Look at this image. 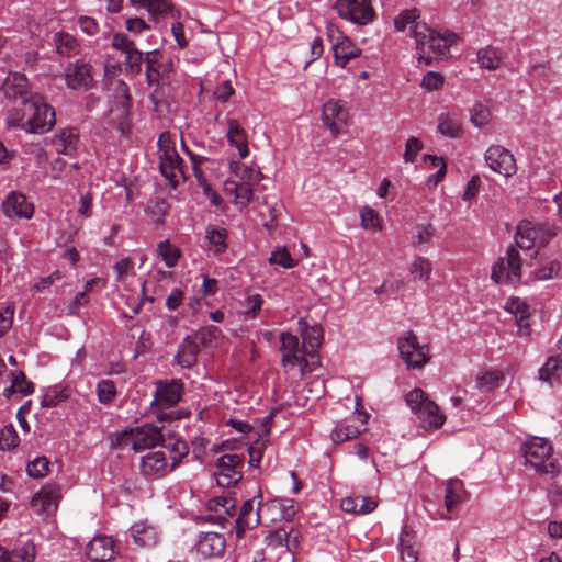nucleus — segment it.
<instances>
[{
    "mask_svg": "<svg viewBox=\"0 0 562 562\" xmlns=\"http://www.w3.org/2000/svg\"><path fill=\"white\" fill-rule=\"evenodd\" d=\"M161 55L157 50L146 53V78L149 85L157 87L151 93L155 111L159 116H165L170 111L171 101L175 97L172 87L173 67L172 63H161ZM144 61L143 53L136 47L125 55L124 64L132 74H139Z\"/></svg>",
    "mask_w": 562,
    "mask_h": 562,
    "instance_id": "f257e3e1",
    "label": "nucleus"
},
{
    "mask_svg": "<svg viewBox=\"0 0 562 562\" xmlns=\"http://www.w3.org/2000/svg\"><path fill=\"white\" fill-rule=\"evenodd\" d=\"M9 123L20 126L29 133L43 134L53 128L56 123L55 110L40 94H31L24 100L22 115L11 114Z\"/></svg>",
    "mask_w": 562,
    "mask_h": 562,
    "instance_id": "f03ea898",
    "label": "nucleus"
},
{
    "mask_svg": "<svg viewBox=\"0 0 562 562\" xmlns=\"http://www.w3.org/2000/svg\"><path fill=\"white\" fill-rule=\"evenodd\" d=\"M416 44V56L419 63L430 65L434 59L446 58L449 48L457 41V35L450 32H436L426 23H417L411 30Z\"/></svg>",
    "mask_w": 562,
    "mask_h": 562,
    "instance_id": "7ed1b4c3",
    "label": "nucleus"
},
{
    "mask_svg": "<svg viewBox=\"0 0 562 562\" xmlns=\"http://www.w3.org/2000/svg\"><path fill=\"white\" fill-rule=\"evenodd\" d=\"M520 451L524 456L525 464L538 473L555 474L558 472L557 462L553 458V448L546 438L532 437L528 439L521 445Z\"/></svg>",
    "mask_w": 562,
    "mask_h": 562,
    "instance_id": "20e7f679",
    "label": "nucleus"
},
{
    "mask_svg": "<svg viewBox=\"0 0 562 562\" xmlns=\"http://www.w3.org/2000/svg\"><path fill=\"white\" fill-rule=\"evenodd\" d=\"M280 342L281 364L284 370L290 372L297 368L300 376H303L307 369L304 344L300 342L297 336L288 331L280 334Z\"/></svg>",
    "mask_w": 562,
    "mask_h": 562,
    "instance_id": "39448f33",
    "label": "nucleus"
},
{
    "mask_svg": "<svg viewBox=\"0 0 562 562\" xmlns=\"http://www.w3.org/2000/svg\"><path fill=\"white\" fill-rule=\"evenodd\" d=\"M176 379L157 381L154 400L150 404L153 414L159 424L176 419Z\"/></svg>",
    "mask_w": 562,
    "mask_h": 562,
    "instance_id": "423d86ee",
    "label": "nucleus"
},
{
    "mask_svg": "<svg viewBox=\"0 0 562 562\" xmlns=\"http://www.w3.org/2000/svg\"><path fill=\"white\" fill-rule=\"evenodd\" d=\"M397 348L401 359L408 369H422L430 360L429 347L420 344L412 330H407L398 338Z\"/></svg>",
    "mask_w": 562,
    "mask_h": 562,
    "instance_id": "0eeeda50",
    "label": "nucleus"
},
{
    "mask_svg": "<svg viewBox=\"0 0 562 562\" xmlns=\"http://www.w3.org/2000/svg\"><path fill=\"white\" fill-rule=\"evenodd\" d=\"M113 95L110 108L111 121L116 124L121 134L130 130L131 95L127 85L117 80L112 85Z\"/></svg>",
    "mask_w": 562,
    "mask_h": 562,
    "instance_id": "6e6552de",
    "label": "nucleus"
},
{
    "mask_svg": "<svg viewBox=\"0 0 562 562\" xmlns=\"http://www.w3.org/2000/svg\"><path fill=\"white\" fill-rule=\"evenodd\" d=\"M492 280L497 284H517L521 279V259L514 247L492 267Z\"/></svg>",
    "mask_w": 562,
    "mask_h": 562,
    "instance_id": "1a4fd4ad",
    "label": "nucleus"
},
{
    "mask_svg": "<svg viewBox=\"0 0 562 562\" xmlns=\"http://www.w3.org/2000/svg\"><path fill=\"white\" fill-rule=\"evenodd\" d=\"M338 15L357 25H368L375 19L370 0H336Z\"/></svg>",
    "mask_w": 562,
    "mask_h": 562,
    "instance_id": "9d476101",
    "label": "nucleus"
},
{
    "mask_svg": "<svg viewBox=\"0 0 562 562\" xmlns=\"http://www.w3.org/2000/svg\"><path fill=\"white\" fill-rule=\"evenodd\" d=\"M350 119L349 106L346 101L330 99L323 105V124L329 130L334 137H337L341 133V130L349 125Z\"/></svg>",
    "mask_w": 562,
    "mask_h": 562,
    "instance_id": "9b49d317",
    "label": "nucleus"
},
{
    "mask_svg": "<svg viewBox=\"0 0 562 562\" xmlns=\"http://www.w3.org/2000/svg\"><path fill=\"white\" fill-rule=\"evenodd\" d=\"M159 171L168 180L172 189H176V147L169 132H164L158 138Z\"/></svg>",
    "mask_w": 562,
    "mask_h": 562,
    "instance_id": "f8f14e48",
    "label": "nucleus"
},
{
    "mask_svg": "<svg viewBox=\"0 0 562 562\" xmlns=\"http://www.w3.org/2000/svg\"><path fill=\"white\" fill-rule=\"evenodd\" d=\"M484 160L492 171L505 178L514 176L517 171L514 155L501 145L490 146L484 154Z\"/></svg>",
    "mask_w": 562,
    "mask_h": 562,
    "instance_id": "ddd939ff",
    "label": "nucleus"
},
{
    "mask_svg": "<svg viewBox=\"0 0 562 562\" xmlns=\"http://www.w3.org/2000/svg\"><path fill=\"white\" fill-rule=\"evenodd\" d=\"M243 458L238 454H224L216 461L214 472L216 483L221 487H231L241 479Z\"/></svg>",
    "mask_w": 562,
    "mask_h": 562,
    "instance_id": "4468645a",
    "label": "nucleus"
},
{
    "mask_svg": "<svg viewBox=\"0 0 562 562\" xmlns=\"http://www.w3.org/2000/svg\"><path fill=\"white\" fill-rule=\"evenodd\" d=\"M553 235L542 225L526 221L517 226L515 241L519 248L528 250L547 244Z\"/></svg>",
    "mask_w": 562,
    "mask_h": 562,
    "instance_id": "2eb2a0df",
    "label": "nucleus"
},
{
    "mask_svg": "<svg viewBox=\"0 0 562 562\" xmlns=\"http://www.w3.org/2000/svg\"><path fill=\"white\" fill-rule=\"evenodd\" d=\"M193 548L202 559L218 558L225 552L226 540L224 535L218 532H200Z\"/></svg>",
    "mask_w": 562,
    "mask_h": 562,
    "instance_id": "dca6fc26",
    "label": "nucleus"
},
{
    "mask_svg": "<svg viewBox=\"0 0 562 562\" xmlns=\"http://www.w3.org/2000/svg\"><path fill=\"white\" fill-rule=\"evenodd\" d=\"M65 81L72 90L91 88L93 81L91 65L82 59L69 63L65 68Z\"/></svg>",
    "mask_w": 562,
    "mask_h": 562,
    "instance_id": "f3484780",
    "label": "nucleus"
},
{
    "mask_svg": "<svg viewBox=\"0 0 562 562\" xmlns=\"http://www.w3.org/2000/svg\"><path fill=\"white\" fill-rule=\"evenodd\" d=\"M165 426L160 427L146 424L133 428L134 434V452H139L145 449L155 447L159 441L164 440Z\"/></svg>",
    "mask_w": 562,
    "mask_h": 562,
    "instance_id": "a211bd4d",
    "label": "nucleus"
},
{
    "mask_svg": "<svg viewBox=\"0 0 562 562\" xmlns=\"http://www.w3.org/2000/svg\"><path fill=\"white\" fill-rule=\"evenodd\" d=\"M5 216L10 218L30 220L34 213V206L29 203L26 196L19 192L8 194L2 204Z\"/></svg>",
    "mask_w": 562,
    "mask_h": 562,
    "instance_id": "6ab92c4d",
    "label": "nucleus"
},
{
    "mask_svg": "<svg viewBox=\"0 0 562 562\" xmlns=\"http://www.w3.org/2000/svg\"><path fill=\"white\" fill-rule=\"evenodd\" d=\"M1 91L9 100L19 98L23 103L24 100L30 99L29 81L25 75L21 72H10L1 86Z\"/></svg>",
    "mask_w": 562,
    "mask_h": 562,
    "instance_id": "aec40b11",
    "label": "nucleus"
},
{
    "mask_svg": "<svg viewBox=\"0 0 562 562\" xmlns=\"http://www.w3.org/2000/svg\"><path fill=\"white\" fill-rule=\"evenodd\" d=\"M223 191L227 196H233L234 205L239 210H245L254 198V189L247 182H237L227 179L223 184Z\"/></svg>",
    "mask_w": 562,
    "mask_h": 562,
    "instance_id": "412c9836",
    "label": "nucleus"
},
{
    "mask_svg": "<svg viewBox=\"0 0 562 562\" xmlns=\"http://www.w3.org/2000/svg\"><path fill=\"white\" fill-rule=\"evenodd\" d=\"M398 550L403 562L418 561L419 544L417 536L415 530L408 525L402 527L398 539Z\"/></svg>",
    "mask_w": 562,
    "mask_h": 562,
    "instance_id": "4be33fe9",
    "label": "nucleus"
},
{
    "mask_svg": "<svg viewBox=\"0 0 562 562\" xmlns=\"http://www.w3.org/2000/svg\"><path fill=\"white\" fill-rule=\"evenodd\" d=\"M59 497L58 488H42L33 496L31 506L38 515L49 516L57 509Z\"/></svg>",
    "mask_w": 562,
    "mask_h": 562,
    "instance_id": "5701e85b",
    "label": "nucleus"
},
{
    "mask_svg": "<svg viewBox=\"0 0 562 562\" xmlns=\"http://www.w3.org/2000/svg\"><path fill=\"white\" fill-rule=\"evenodd\" d=\"M267 509L268 504H259L258 508L255 510L252 499L244 502L236 519L237 529L243 532L245 529L256 527Z\"/></svg>",
    "mask_w": 562,
    "mask_h": 562,
    "instance_id": "b1692460",
    "label": "nucleus"
},
{
    "mask_svg": "<svg viewBox=\"0 0 562 562\" xmlns=\"http://www.w3.org/2000/svg\"><path fill=\"white\" fill-rule=\"evenodd\" d=\"M87 557L95 562H105L114 555V541L108 536H97L87 546Z\"/></svg>",
    "mask_w": 562,
    "mask_h": 562,
    "instance_id": "393cba45",
    "label": "nucleus"
},
{
    "mask_svg": "<svg viewBox=\"0 0 562 562\" xmlns=\"http://www.w3.org/2000/svg\"><path fill=\"white\" fill-rule=\"evenodd\" d=\"M79 144V131L76 127L68 126L61 128L53 137V145L58 154L74 156Z\"/></svg>",
    "mask_w": 562,
    "mask_h": 562,
    "instance_id": "a878e982",
    "label": "nucleus"
},
{
    "mask_svg": "<svg viewBox=\"0 0 562 562\" xmlns=\"http://www.w3.org/2000/svg\"><path fill=\"white\" fill-rule=\"evenodd\" d=\"M335 64L345 67L347 63L357 58L361 54V49L347 36L340 34L333 44Z\"/></svg>",
    "mask_w": 562,
    "mask_h": 562,
    "instance_id": "bb28decb",
    "label": "nucleus"
},
{
    "mask_svg": "<svg viewBox=\"0 0 562 562\" xmlns=\"http://www.w3.org/2000/svg\"><path fill=\"white\" fill-rule=\"evenodd\" d=\"M504 308L514 316L519 331L522 335H527L529 333L528 319L530 317L528 303L519 297H509L506 301Z\"/></svg>",
    "mask_w": 562,
    "mask_h": 562,
    "instance_id": "cd10ccee",
    "label": "nucleus"
},
{
    "mask_svg": "<svg viewBox=\"0 0 562 562\" xmlns=\"http://www.w3.org/2000/svg\"><path fill=\"white\" fill-rule=\"evenodd\" d=\"M437 131L449 138H459L462 135V120L457 112H442L437 117Z\"/></svg>",
    "mask_w": 562,
    "mask_h": 562,
    "instance_id": "c85d7f7f",
    "label": "nucleus"
},
{
    "mask_svg": "<svg viewBox=\"0 0 562 562\" xmlns=\"http://www.w3.org/2000/svg\"><path fill=\"white\" fill-rule=\"evenodd\" d=\"M131 536L135 544L143 548H151L156 546L158 541L156 528L143 521L135 522L131 527Z\"/></svg>",
    "mask_w": 562,
    "mask_h": 562,
    "instance_id": "c756f323",
    "label": "nucleus"
},
{
    "mask_svg": "<svg viewBox=\"0 0 562 562\" xmlns=\"http://www.w3.org/2000/svg\"><path fill=\"white\" fill-rule=\"evenodd\" d=\"M378 506V502L368 496L353 495L345 497L341 501V508L347 513L367 515L372 513Z\"/></svg>",
    "mask_w": 562,
    "mask_h": 562,
    "instance_id": "7c9ffc66",
    "label": "nucleus"
},
{
    "mask_svg": "<svg viewBox=\"0 0 562 562\" xmlns=\"http://www.w3.org/2000/svg\"><path fill=\"white\" fill-rule=\"evenodd\" d=\"M227 140L229 145L235 146L241 159L249 155L247 134L236 120L228 121Z\"/></svg>",
    "mask_w": 562,
    "mask_h": 562,
    "instance_id": "2f4dec72",
    "label": "nucleus"
},
{
    "mask_svg": "<svg viewBox=\"0 0 562 562\" xmlns=\"http://www.w3.org/2000/svg\"><path fill=\"white\" fill-rule=\"evenodd\" d=\"M417 418L425 429H439L446 422V416L440 412L438 405L432 400L426 403V406H424Z\"/></svg>",
    "mask_w": 562,
    "mask_h": 562,
    "instance_id": "473e14b6",
    "label": "nucleus"
},
{
    "mask_svg": "<svg viewBox=\"0 0 562 562\" xmlns=\"http://www.w3.org/2000/svg\"><path fill=\"white\" fill-rule=\"evenodd\" d=\"M467 492L462 481L458 479L449 480L445 488V507L448 512H453L454 508L464 502Z\"/></svg>",
    "mask_w": 562,
    "mask_h": 562,
    "instance_id": "72a5a7b5",
    "label": "nucleus"
},
{
    "mask_svg": "<svg viewBox=\"0 0 562 562\" xmlns=\"http://www.w3.org/2000/svg\"><path fill=\"white\" fill-rule=\"evenodd\" d=\"M206 507L207 509L217 513L216 519L221 524L226 521L228 517H232L235 514V502L233 498L226 495L210 498L206 503Z\"/></svg>",
    "mask_w": 562,
    "mask_h": 562,
    "instance_id": "f704fd0d",
    "label": "nucleus"
},
{
    "mask_svg": "<svg viewBox=\"0 0 562 562\" xmlns=\"http://www.w3.org/2000/svg\"><path fill=\"white\" fill-rule=\"evenodd\" d=\"M167 465L166 456L162 451L147 453L140 463L143 473L147 475H162L166 472Z\"/></svg>",
    "mask_w": 562,
    "mask_h": 562,
    "instance_id": "c9c22d12",
    "label": "nucleus"
},
{
    "mask_svg": "<svg viewBox=\"0 0 562 562\" xmlns=\"http://www.w3.org/2000/svg\"><path fill=\"white\" fill-rule=\"evenodd\" d=\"M299 328L304 346L311 348V352L315 351L323 340V330L318 325L310 326L304 319L299 321Z\"/></svg>",
    "mask_w": 562,
    "mask_h": 562,
    "instance_id": "e433bc0d",
    "label": "nucleus"
},
{
    "mask_svg": "<svg viewBox=\"0 0 562 562\" xmlns=\"http://www.w3.org/2000/svg\"><path fill=\"white\" fill-rule=\"evenodd\" d=\"M54 42L60 56L71 57L80 52L79 42L68 33L59 32L55 34Z\"/></svg>",
    "mask_w": 562,
    "mask_h": 562,
    "instance_id": "4c0bfd02",
    "label": "nucleus"
},
{
    "mask_svg": "<svg viewBox=\"0 0 562 562\" xmlns=\"http://www.w3.org/2000/svg\"><path fill=\"white\" fill-rule=\"evenodd\" d=\"M562 378V359L559 357H550L546 363L539 369V379L553 385L554 382Z\"/></svg>",
    "mask_w": 562,
    "mask_h": 562,
    "instance_id": "58836bf2",
    "label": "nucleus"
},
{
    "mask_svg": "<svg viewBox=\"0 0 562 562\" xmlns=\"http://www.w3.org/2000/svg\"><path fill=\"white\" fill-rule=\"evenodd\" d=\"M476 58L480 67L487 70L497 69L502 61L501 53L492 46L481 48L477 52Z\"/></svg>",
    "mask_w": 562,
    "mask_h": 562,
    "instance_id": "ea45409f",
    "label": "nucleus"
},
{
    "mask_svg": "<svg viewBox=\"0 0 562 562\" xmlns=\"http://www.w3.org/2000/svg\"><path fill=\"white\" fill-rule=\"evenodd\" d=\"M205 237L214 254H221L226 249L227 231L225 228L210 226L206 228Z\"/></svg>",
    "mask_w": 562,
    "mask_h": 562,
    "instance_id": "a19ab883",
    "label": "nucleus"
},
{
    "mask_svg": "<svg viewBox=\"0 0 562 562\" xmlns=\"http://www.w3.org/2000/svg\"><path fill=\"white\" fill-rule=\"evenodd\" d=\"M359 216L361 227L366 231H382L383 222L380 214L371 206L366 205L360 209Z\"/></svg>",
    "mask_w": 562,
    "mask_h": 562,
    "instance_id": "79ce46f5",
    "label": "nucleus"
},
{
    "mask_svg": "<svg viewBox=\"0 0 562 562\" xmlns=\"http://www.w3.org/2000/svg\"><path fill=\"white\" fill-rule=\"evenodd\" d=\"M409 272L420 281L427 283L432 272V265L428 258L416 256L409 266Z\"/></svg>",
    "mask_w": 562,
    "mask_h": 562,
    "instance_id": "37998d69",
    "label": "nucleus"
},
{
    "mask_svg": "<svg viewBox=\"0 0 562 562\" xmlns=\"http://www.w3.org/2000/svg\"><path fill=\"white\" fill-rule=\"evenodd\" d=\"M290 535L284 529H278L270 532L266 538L267 552H274L277 549H281L284 552L288 551V541H290Z\"/></svg>",
    "mask_w": 562,
    "mask_h": 562,
    "instance_id": "c03bdc74",
    "label": "nucleus"
},
{
    "mask_svg": "<svg viewBox=\"0 0 562 562\" xmlns=\"http://www.w3.org/2000/svg\"><path fill=\"white\" fill-rule=\"evenodd\" d=\"M263 304V297L260 294H249L241 302V314L244 319H255Z\"/></svg>",
    "mask_w": 562,
    "mask_h": 562,
    "instance_id": "a18cd8bd",
    "label": "nucleus"
},
{
    "mask_svg": "<svg viewBox=\"0 0 562 562\" xmlns=\"http://www.w3.org/2000/svg\"><path fill=\"white\" fill-rule=\"evenodd\" d=\"M199 347L194 341L186 339L178 352V366L190 368L195 363Z\"/></svg>",
    "mask_w": 562,
    "mask_h": 562,
    "instance_id": "49530a36",
    "label": "nucleus"
},
{
    "mask_svg": "<svg viewBox=\"0 0 562 562\" xmlns=\"http://www.w3.org/2000/svg\"><path fill=\"white\" fill-rule=\"evenodd\" d=\"M561 270L560 263L557 260L542 262L538 268L532 271V278L537 281L551 280L559 276Z\"/></svg>",
    "mask_w": 562,
    "mask_h": 562,
    "instance_id": "de8ad7c7",
    "label": "nucleus"
},
{
    "mask_svg": "<svg viewBox=\"0 0 562 562\" xmlns=\"http://www.w3.org/2000/svg\"><path fill=\"white\" fill-rule=\"evenodd\" d=\"M405 401L411 411L418 416L424 406H426V403L431 400L422 389L416 387L407 393Z\"/></svg>",
    "mask_w": 562,
    "mask_h": 562,
    "instance_id": "09e8293b",
    "label": "nucleus"
},
{
    "mask_svg": "<svg viewBox=\"0 0 562 562\" xmlns=\"http://www.w3.org/2000/svg\"><path fill=\"white\" fill-rule=\"evenodd\" d=\"M405 401L411 411L418 416L424 406H426V403L431 400L422 389L416 387L407 393Z\"/></svg>",
    "mask_w": 562,
    "mask_h": 562,
    "instance_id": "8fccbe9b",
    "label": "nucleus"
},
{
    "mask_svg": "<svg viewBox=\"0 0 562 562\" xmlns=\"http://www.w3.org/2000/svg\"><path fill=\"white\" fill-rule=\"evenodd\" d=\"M504 374L499 370H494L481 374L476 379V387L482 392H490L499 386Z\"/></svg>",
    "mask_w": 562,
    "mask_h": 562,
    "instance_id": "3c124183",
    "label": "nucleus"
},
{
    "mask_svg": "<svg viewBox=\"0 0 562 562\" xmlns=\"http://www.w3.org/2000/svg\"><path fill=\"white\" fill-rule=\"evenodd\" d=\"M361 434L358 426L341 423L338 424L331 431V439L335 443H340L349 439H353Z\"/></svg>",
    "mask_w": 562,
    "mask_h": 562,
    "instance_id": "603ef678",
    "label": "nucleus"
},
{
    "mask_svg": "<svg viewBox=\"0 0 562 562\" xmlns=\"http://www.w3.org/2000/svg\"><path fill=\"white\" fill-rule=\"evenodd\" d=\"M12 559L19 562H34L36 549L33 541L19 542L10 552Z\"/></svg>",
    "mask_w": 562,
    "mask_h": 562,
    "instance_id": "864d4df0",
    "label": "nucleus"
},
{
    "mask_svg": "<svg viewBox=\"0 0 562 562\" xmlns=\"http://www.w3.org/2000/svg\"><path fill=\"white\" fill-rule=\"evenodd\" d=\"M116 385L112 380H101L97 384L98 400L103 405H110L116 396Z\"/></svg>",
    "mask_w": 562,
    "mask_h": 562,
    "instance_id": "5fc2aeb1",
    "label": "nucleus"
},
{
    "mask_svg": "<svg viewBox=\"0 0 562 562\" xmlns=\"http://www.w3.org/2000/svg\"><path fill=\"white\" fill-rule=\"evenodd\" d=\"M157 257L161 259L168 268L176 266V247L170 240L160 241L157 246Z\"/></svg>",
    "mask_w": 562,
    "mask_h": 562,
    "instance_id": "6e6d98bb",
    "label": "nucleus"
},
{
    "mask_svg": "<svg viewBox=\"0 0 562 562\" xmlns=\"http://www.w3.org/2000/svg\"><path fill=\"white\" fill-rule=\"evenodd\" d=\"M271 265H279L285 269H290L296 266L295 260L292 258L285 247H278L273 250L269 257Z\"/></svg>",
    "mask_w": 562,
    "mask_h": 562,
    "instance_id": "4d7b16f0",
    "label": "nucleus"
},
{
    "mask_svg": "<svg viewBox=\"0 0 562 562\" xmlns=\"http://www.w3.org/2000/svg\"><path fill=\"white\" fill-rule=\"evenodd\" d=\"M134 434L133 428H126L114 435L111 440L112 448L124 450L131 448L134 451Z\"/></svg>",
    "mask_w": 562,
    "mask_h": 562,
    "instance_id": "13d9d810",
    "label": "nucleus"
},
{
    "mask_svg": "<svg viewBox=\"0 0 562 562\" xmlns=\"http://www.w3.org/2000/svg\"><path fill=\"white\" fill-rule=\"evenodd\" d=\"M169 210V205L165 200L149 201L147 204V213L156 224H161L164 217Z\"/></svg>",
    "mask_w": 562,
    "mask_h": 562,
    "instance_id": "bf43d9fd",
    "label": "nucleus"
},
{
    "mask_svg": "<svg viewBox=\"0 0 562 562\" xmlns=\"http://www.w3.org/2000/svg\"><path fill=\"white\" fill-rule=\"evenodd\" d=\"M471 122L479 128L486 126L491 120V111L483 104H475L470 110Z\"/></svg>",
    "mask_w": 562,
    "mask_h": 562,
    "instance_id": "052dcab7",
    "label": "nucleus"
},
{
    "mask_svg": "<svg viewBox=\"0 0 562 562\" xmlns=\"http://www.w3.org/2000/svg\"><path fill=\"white\" fill-rule=\"evenodd\" d=\"M181 147L182 149L190 156V161H191V168H192V171H193V175L199 183V186L202 188L204 187L205 184H207V180L204 176V172L201 168V162L203 161V158L202 157H199V156H195L193 155L192 153H190L188 150V147L184 145L183 143V139L181 138Z\"/></svg>",
    "mask_w": 562,
    "mask_h": 562,
    "instance_id": "680f3d73",
    "label": "nucleus"
},
{
    "mask_svg": "<svg viewBox=\"0 0 562 562\" xmlns=\"http://www.w3.org/2000/svg\"><path fill=\"white\" fill-rule=\"evenodd\" d=\"M20 438L12 425L5 426L0 431V449L10 450L19 445Z\"/></svg>",
    "mask_w": 562,
    "mask_h": 562,
    "instance_id": "e2e57ef3",
    "label": "nucleus"
},
{
    "mask_svg": "<svg viewBox=\"0 0 562 562\" xmlns=\"http://www.w3.org/2000/svg\"><path fill=\"white\" fill-rule=\"evenodd\" d=\"M299 540L295 536L292 540L288 541V551L284 552L281 549H277L274 552H270V559H274L276 562H294L295 560V549L297 547Z\"/></svg>",
    "mask_w": 562,
    "mask_h": 562,
    "instance_id": "0e129e2a",
    "label": "nucleus"
},
{
    "mask_svg": "<svg viewBox=\"0 0 562 562\" xmlns=\"http://www.w3.org/2000/svg\"><path fill=\"white\" fill-rule=\"evenodd\" d=\"M419 14L416 9H409L402 11L394 20L395 29L400 32H403L406 30L407 25L417 24L416 20L418 19Z\"/></svg>",
    "mask_w": 562,
    "mask_h": 562,
    "instance_id": "69168bd1",
    "label": "nucleus"
},
{
    "mask_svg": "<svg viewBox=\"0 0 562 562\" xmlns=\"http://www.w3.org/2000/svg\"><path fill=\"white\" fill-rule=\"evenodd\" d=\"M49 460L46 457H38L27 464V474L32 477L40 479L47 474Z\"/></svg>",
    "mask_w": 562,
    "mask_h": 562,
    "instance_id": "338daca9",
    "label": "nucleus"
},
{
    "mask_svg": "<svg viewBox=\"0 0 562 562\" xmlns=\"http://www.w3.org/2000/svg\"><path fill=\"white\" fill-rule=\"evenodd\" d=\"M415 231L416 235L413 241L415 246L428 244L435 234V227L430 223L417 225Z\"/></svg>",
    "mask_w": 562,
    "mask_h": 562,
    "instance_id": "774afa93",
    "label": "nucleus"
}]
</instances>
